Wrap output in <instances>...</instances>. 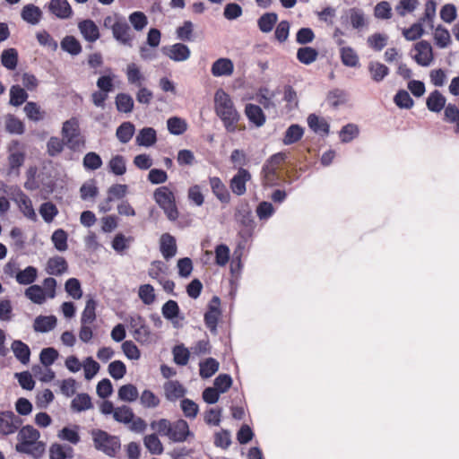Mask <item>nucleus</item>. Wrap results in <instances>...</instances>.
<instances>
[{"label": "nucleus", "instance_id": "1", "mask_svg": "<svg viewBox=\"0 0 459 459\" xmlns=\"http://www.w3.org/2000/svg\"><path fill=\"white\" fill-rule=\"evenodd\" d=\"M214 112L221 119L228 133H235L240 120V114L237 110L230 95L222 88L214 93Z\"/></svg>", "mask_w": 459, "mask_h": 459}, {"label": "nucleus", "instance_id": "2", "mask_svg": "<svg viewBox=\"0 0 459 459\" xmlns=\"http://www.w3.org/2000/svg\"><path fill=\"white\" fill-rule=\"evenodd\" d=\"M39 437L40 432L33 426L28 424L22 427L17 434L16 452L40 459L46 451V444L39 441Z\"/></svg>", "mask_w": 459, "mask_h": 459}, {"label": "nucleus", "instance_id": "3", "mask_svg": "<svg viewBox=\"0 0 459 459\" xmlns=\"http://www.w3.org/2000/svg\"><path fill=\"white\" fill-rule=\"evenodd\" d=\"M150 427L152 429L156 430L159 435L167 437L174 443H182L189 437H194V433L189 429L187 421L183 419H178L175 421L160 419L152 421Z\"/></svg>", "mask_w": 459, "mask_h": 459}, {"label": "nucleus", "instance_id": "4", "mask_svg": "<svg viewBox=\"0 0 459 459\" xmlns=\"http://www.w3.org/2000/svg\"><path fill=\"white\" fill-rule=\"evenodd\" d=\"M153 200L163 211L169 221H176L179 217L176 196L174 192L167 186L156 188L153 192Z\"/></svg>", "mask_w": 459, "mask_h": 459}, {"label": "nucleus", "instance_id": "5", "mask_svg": "<svg viewBox=\"0 0 459 459\" xmlns=\"http://www.w3.org/2000/svg\"><path fill=\"white\" fill-rule=\"evenodd\" d=\"M94 448L109 457H115L121 448L120 438L105 430L93 429L91 430Z\"/></svg>", "mask_w": 459, "mask_h": 459}, {"label": "nucleus", "instance_id": "6", "mask_svg": "<svg viewBox=\"0 0 459 459\" xmlns=\"http://www.w3.org/2000/svg\"><path fill=\"white\" fill-rule=\"evenodd\" d=\"M104 27L112 30L113 37L120 44L131 47L133 35L126 21L118 15H109L104 19Z\"/></svg>", "mask_w": 459, "mask_h": 459}, {"label": "nucleus", "instance_id": "7", "mask_svg": "<svg viewBox=\"0 0 459 459\" xmlns=\"http://www.w3.org/2000/svg\"><path fill=\"white\" fill-rule=\"evenodd\" d=\"M235 220L242 226V230L239 231V235L242 238H247L252 237L255 228V222L252 215V210L247 202L240 203L235 211Z\"/></svg>", "mask_w": 459, "mask_h": 459}, {"label": "nucleus", "instance_id": "8", "mask_svg": "<svg viewBox=\"0 0 459 459\" xmlns=\"http://www.w3.org/2000/svg\"><path fill=\"white\" fill-rule=\"evenodd\" d=\"M221 299L218 296H213L211 299L208 309L204 313V321L205 326L209 329V331L217 334V326L219 319L221 316V310L220 308Z\"/></svg>", "mask_w": 459, "mask_h": 459}, {"label": "nucleus", "instance_id": "9", "mask_svg": "<svg viewBox=\"0 0 459 459\" xmlns=\"http://www.w3.org/2000/svg\"><path fill=\"white\" fill-rule=\"evenodd\" d=\"M23 420L12 411H0V435L8 436L15 433Z\"/></svg>", "mask_w": 459, "mask_h": 459}, {"label": "nucleus", "instance_id": "10", "mask_svg": "<svg viewBox=\"0 0 459 459\" xmlns=\"http://www.w3.org/2000/svg\"><path fill=\"white\" fill-rule=\"evenodd\" d=\"M252 178L251 173L243 167H239L238 172L230 180V188L232 193L241 196L247 192V183Z\"/></svg>", "mask_w": 459, "mask_h": 459}, {"label": "nucleus", "instance_id": "11", "mask_svg": "<svg viewBox=\"0 0 459 459\" xmlns=\"http://www.w3.org/2000/svg\"><path fill=\"white\" fill-rule=\"evenodd\" d=\"M161 314L165 319L169 321L174 328H179L182 325L179 320H184L185 316L181 314L180 307L176 300L169 299L161 307Z\"/></svg>", "mask_w": 459, "mask_h": 459}, {"label": "nucleus", "instance_id": "12", "mask_svg": "<svg viewBox=\"0 0 459 459\" xmlns=\"http://www.w3.org/2000/svg\"><path fill=\"white\" fill-rule=\"evenodd\" d=\"M209 184L212 193L214 196L223 204H228L230 202V193L226 185L219 177H209Z\"/></svg>", "mask_w": 459, "mask_h": 459}, {"label": "nucleus", "instance_id": "13", "mask_svg": "<svg viewBox=\"0 0 459 459\" xmlns=\"http://www.w3.org/2000/svg\"><path fill=\"white\" fill-rule=\"evenodd\" d=\"M160 251L165 260L173 258L178 251L176 238L170 233H163L160 238Z\"/></svg>", "mask_w": 459, "mask_h": 459}, {"label": "nucleus", "instance_id": "14", "mask_svg": "<svg viewBox=\"0 0 459 459\" xmlns=\"http://www.w3.org/2000/svg\"><path fill=\"white\" fill-rule=\"evenodd\" d=\"M165 397L169 402H176L178 399L185 398L187 390L178 380H169L164 385Z\"/></svg>", "mask_w": 459, "mask_h": 459}, {"label": "nucleus", "instance_id": "15", "mask_svg": "<svg viewBox=\"0 0 459 459\" xmlns=\"http://www.w3.org/2000/svg\"><path fill=\"white\" fill-rule=\"evenodd\" d=\"M78 29L83 39L90 43H93L100 39L99 27L92 20L87 19L80 22Z\"/></svg>", "mask_w": 459, "mask_h": 459}, {"label": "nucleus", "instance_id": "16", "mask_svg": "<svg viewBox=\"0 0 459 459\" xmlns=\"http://www.w3.org/2000/svg\"><path fill=\"white\" fill-rule=\"evenodd\" d=\"M13 190L17 195V198H15L14 200L19 204L20 208L24 216L32 221H36L37 215L33 209L32 203L30 197L26 194H24L18 186H15Z\"/></svg>", "mask_w": 459, "mask_h": 459}, {"label": "nucleus", "instance_id": "17", "mask_svg": "<svg viewBox=\"0 0 459 459\" xmlns=\"http://www.w3.org/2000/svg\"><path fill=\"white\" fill-rule=\"evenodd\" d=\"M134 339L141 345H151L157 342V335L154 333L150 326L146 324L140 325L136 330L132 333Z\"/></svg>", "mask_w": 459, "mask_h": 459}, {"label": "nucleus", "instance_id": "18", "mask_svg": "<svg viewBox=\"0 0 459 459\" xmlns=\"http://www.w3.org/2000/svg\"><path fill=\"white\" fill-rule=\"evenodd\" d=\"M307 122L308 127L315 134H320L322 136H326L329 134L330 125L324 117H320L319 116L312 113L308 115Z\"/></svg>", "mask_w": 459, "mask_h": 459}, {"label": "nucleus", "instance_id": "19", "mask_svg": "<svg viewBox=\"0 0 459 459\" xmlns=\"http://www.w3.org/2000/svg\"><path fill=\"white\" fill-rule=\"evenodd\" d=\"M245 113L249 122L257 127L264 126L266 121V117L261 107L258 105L252 103L247 104L245 107Z\"/></svg>", "mask_w": 459, "mask_h": 459}, {"label": "nucleus", "instance_id": "20", "mask_svg": "<svg viewBox=\"0 0 459 459\" xmlns=\"http://www.w3.org/2000/svg\"><path fill=\"white\" fill-rule=\"evenodd\" d=\"M48 8L54 15L60 19H68L73 13L67 0H51Z\"/></svg>", "mask_w": 459, "mask_h": 459}, {"label": "nucleus", "instance_id": "21", "mask_svg": "<svg viewBox=\"0 0 459 459\" xmlns=\"http://www.w3.org/2000/svg\"><path fill=\"white\" fill-rule=\"evenodd\" d=\"M20 143L17 140L12 142V146L10 147V154L8 157L9 161V172L11 174L13 170H17V174L19 173V169L22 167L25 160V153L21 151H13V148L14 146H19Z\"/></svg>", "mask_w": 459, "mask_h": 459}, {"label": "nucleus", "instance_id": "22", "mask_svg": "<svg viewBox=\"0 0 459 459\" xmlns=\"http://www.w3.org/2000/svg\"><path fill=\"white\" fill-rule=\"evenodd\" d=\"M446 104V99L438 90L431 91L426 100L428 109L434 113H438L444 109Z\"/></svg>", "mask_w": 459, "mask_h": 459}, {"label": "nucleus", "instance_id": "23", "mask_svg": "<svg viewBox=\"0 0 459 459\" xmlns=\"http://www.w3.org/2000/svg\"><path fill=\"white\" fill-rule=\"evenodd\" d=\"M68 264L63 256L56 255L48 259L46 271L50 275L59 276L67 272Z\"/></svg>", "mask_w": 459, "mask_h": 459}, {"label": "nucleus", "instance_id": "24", "mask_svg": "<svg viewBox=\"0 0 459 459\" xmlns=\"http://www.w3.org/2000/svg\"><path fill=\"white\" fill-rule=\"evenodd\" d=\"M11 349L15 358L23 365L30 362V349L28 344L21 340H14L12 342Z\"/></svg>", "mask_w": 459, "mask_h": 459}, {"label": "nucleus", "instance_id": "25", "mask_svg": "<svg viewBox=\"0 0 459 459\" xmlns=\"http://www.w3.org/2000/svg\"><path fill=\"white\" fill-rule=\"evenodd\" d=\"M348 100V92L339 88L331 90L326 96L327 103L334 109L338 108L340 106L345 105Z\"/></svg>", "mask_w": 459, "mask_h": 459}, {"label": "nucleus", "instance_id": "26", "mask_svg": "<svg viewBox=\"0 0 459 459\" xmlns=\"http://www.w3.org/2000/svg\"><path fill=\"white\" fill-rule=\"evenodd\" d=\"M57 319L55 316H38L33 324L35 332L48 333L56 326Z\"/></svg>", "mask_w": 459, "mask_h": 459}, {"label": "nucleus", "instance_id": "27", "mask_svg": "<svg viewBox=\"0 0 459 459\" xmlns=\"http://www.w3.org/2000/svg\"><path fill=\"white\" fill-rule=\"evenodd\" d=\"M135 141L139 146L151 147L157 142V132L153 127H143L139 131Z\"/></svg>", "mask_w": 459, "mask_h": 459}, {"label": "nucleus", "instance_id": "28", "mask_svg": "<svg viewBox=\"0 0 459 459\" xmlns=\"http://www.w3.org/2000/svg\"><path fill=\"white\" fill-rule=\"evenodd\" d=\"M21 16L26 22L36 25L42 18V12L38 6L30 4L23 6Z\"/></svg>", "mask_w": 459, "mask_h": 459}, {"label": "nucleus", "instance_id": "29", "mask_svg": "<svg viewBox=\"0 0 459 459\" xmlns=\"http://www.w3.org/2000/svg\"><path fill=\"white\" fill-rule=\"evenodd\" d=\"M304 134V128L299 124H291L285 131L282 138L284 145H290L298 143Z\"/></svg>", "mask_w": 459, "mask_h": 459}, {"label": "nucleus", "instance_id": "30", "mask_svg": "<svg viewBox=\"0 0 459 459\" xmlns=\"http://www.w3.org/2000/svg\"><path fill=\"white\" fill-rule=\"evenodd\" d=\"M38 277V269L29 265L23 270H18L15 274L16 281L21 285L32 284Z\"/></svg>", "mask_w": 459, "mask_h": 459}, {"label": "nucleus", "instance_id": "31", "mask_svg": "<svg viewBox=\"0 0 459 459\" xmlns=\"http://www.w3.org/2000/svg\"><path fill=\"white\" fill-rule=\"evenodd\" d=\"M61 134L65 139L69 137H80V123L77 117H72L63 123Z\"/></svg>", "mask_w": 459, "mask_h": 459}, {"label": "nucleus", "instance_id": "32", "mask_svg": "<svg viewBox=\"0 0 459 459\" xmlns=\"http://www.w3.org/2000/svg\"><path fill=\"white\" fill-rule=\"evenodd\" d=\"M74 449L70 446L54 443L49 447V459H68L73 457Z\"/></svg>", "mask_w": 459, "mask_h": 459}, {"label": "nucleus", "instance_id": "33", "mask_svg": "<svg viewBox=\"0 0 459 459\" xmlns=\"http://www.w3.org/2000/svg\"><path fill=\"white\" fill-rule=\"evenodd\" d=\"M233 68L234 65L231 59H216L212 66V74L214 76L230 75Z\"/></svg>", "mask_w": 459, "mask_h": 459}, {"label": "nucleus", "instance_id": "34", "mask_svg": "<svg viewBox=\"0 0 459 459\" xmlns=\"http://www.w3.org/2000/svg\"><path fill=\"white\" fill-rule=\"evenodd\" d=\"M5 130L11 134L21 135L25 132L24 123L13 114L5 117Z\"/></svg>", "mask_w": 459, "mask_h": 459}, {"label": "nucleus", "instance_id": "35", "mask_svg": "<svg viewBox=\"0 0 459 459\" xmlns=\"http://www.w3.org/2000/svg\"><path fill=\"white\" fill-rule=\"evenodd\" d=\"M73 411L82 412L92 408L91 396L86 393L78 394L71 402Z\"/></svg>", "mask_w": 459, "mask_h": 459}, {"label": "nucleus", "instance_id": "36", "mask_svg": "<svg viewBox=\"0 0 459 459\" xmlns=\"http://www.w3.org/2000/svg\"><path fill=\"white\" fill-rule=\"evenodd\" d=\"M436 13L437 3L434 0H428L424 6V13L419 21L433 29Z\"/></svg>", "mask_w": 459, "mask_h": 459}, {"label": "nucleus", "instance_id": "37", "mask_svg": "<svg viewBox=\"0 0 459 459\" xmlns=\"http://www.w3.org/2000/svg\"><path fill=\"white\" fill-rule=\"evenodd\" d=\"M135 131L134 125L130 121L123 122L116 131V136L122 143H127L132 139Z\"/></svg>", "mask_w": 459, "mask_h": 459}, {"label": "nucleus", "instance_id": "38", "mask_svg": "<svg viewBox=\"0 0 459 459\" xmlns=\"http://www.w3.org/2000/svg\"><path fill=\"white\" fill-rule=\"evenodd\" d=\"M108 170L115 176H122L126 172V160L123 155L113 156L108 164Z\"/></svg>", "mask_w": 459, "mask_h": 459}, {"label": "nucleus", "instance_id": "39", "mask_svg": "<svg viewBox=\"0 0 459 459\" xmlns=\"http://www.w3.org/2000/svg\"><path fill=\"white\" fill-rule=\"evenodd\" d=\"M57 436L60 439L68 441L73 445H77L81 441L78 425H74L72 428L64 427L58 431Z\"/></svg>", "mask_w": 459, "mask_h": 459}, {"label": "nucleus", "instance_id": "40", "mask_svg": "<svg viewBox=\"0 0 459 459\" xmlns=\"http://www.w3.org/2000/svg\"><path fill=\"white\" fill-rule=\"evenodd\" d=\"M359 134V128L353 123H349L343 126L339 131L340 141L342 143H351L357 138Z\"/></svg>", "mask_w": 459, "mask_h": 459}, {"label": "nucleus", "instance_id": "41", "mask_svg": "<svg viewBox=\"0 0 459 459\" xmlns=\"http://www.w3.org/2000/svg\"><path fill=\"white\" fill-rule=\"evenodd\" d=\"M115 104L117 111L121 113H130L134 108V100L128 93H118L116 96Z\"/></svg>", "mask_w": 459, "mask_h": 459}, {"label": "nucleus", "instance_id": "42", "mask_svg": "<svg viewBox=\"0 0 459 459\" xmlns=\"http://www.w3.org/2000/svg\"><path fill=\"white\" fill-rule=\"evenodd\" d=\"M219 362L213 358H207L200 362L199 371L203 378H209L213 376L219 369Z\"/></svg>", "mask_w": 459, "mask_h": 459}, {"label": "nucleus", "instance_id": "43", "mask_svg": "<svg viewBox=\"0 0 459 459\" xmlns=\"http://www.w3.org/2000/svg\"><path fill=\"white\" fill-rule=\"evenodd\" d=\"M61 48L72 56H77L82 51V46L79 40L74 36H65L61 43Z\"/></svg>", "mask_w": 459, "mask_h": 459}, {"label": "nucleus", "instance_id": "44", "mask_svg": "<svg viewBox=\"0 0 459 459\" xmlns=\"http://www.w3.org/2000/svg\"><path fill=\"white\" fill-rule=\"evenodd\" d=\"M278 21V15L275 13H266L257 21L259 30L264 33L272 31Z\"/></svg>", "mask_w": 459, "mask_h": 459}, {"label": "nucleus", "instance_id": "45", "mask_svg": "<svg viewBox=\"0 0 459 459\" xmlns=\"http://www.w3.org/2000/svg\"><path fill=\"white\" fill-rule=\"evenodd\" d=\"M27 91L20 85H13L10 89V104L14 107L22 105L28 99Z\"/></svg>", "mask_w": 459, "mask_h": 459}, {"label": "nucleus", "instance_id": "46", "mask_svg": "<svg viewBox=\"0 0 459 459\" xmlns=\"http://www.w3.org/2000/svg\"><path fill=\"white\" fill-rule=\"evenodd\" d=\"M368 70L371 74V78L377 82H382L389 74V68L379 62H370L368 65Z\"/></svg>", "mask_w": 459, "mask_h": 459}, {"label": "nucleus", "instance_id": "47", "mask_svg": "<svg viewBox=\"0 0 459 459\" xmlns=\"http://www.w3.org/2000/svg\"><path fill=\"white\" fill-rule=\"evenodd\" d=\"M117 394L119 400L129 403L134 402L139 396L138 390L133 384H126L120 386Z\"/></svg>", "mask_w": 459, "mask_h": 459}, {"label": "nucleus", "instance_id": "48", "mask_svg": "<svg viewBox=\"0 0 459 459\" xmlns=\"http://www.w3.org/2000/svg\"><path fill=\"white\" fill-rule=\"evenodd\" d=\"M97 302L93 299L86 301L85 307L81 316V325L91 324L96 319Z\"/></svg>", "mask_w": 459, "mask_h": 459}, {"label": "nucleus", "instance_id": "49", "mask_svg": "<svg viewBox=\"0 0 459 459\" xmlns=\"http://www.w3.org/2000/svg\"><path fill=\"white\" fill-rule=\"evenodd\" d=\"M25 296L33 303L40 305L45 302L47 295L41 286L34 284L26 289Z\"/></svg>", "mask_w": 459, "mask_h": 459}, {"label": "nucleus", "instance_id": "50", "mask_svg": "<svg viewBox=\"0 0 459 459\" xmlns=\"http://www.w3.org/2000/svg\"><path fill=\"white\" fill-rule=\"evenodd\" d=\"M143 443L145 447L152 455H160L163 453V446L157 434H150L144 437Z\"/></svg>", "mask_w": 459, "mask_h": 459}, {"label": "nucleus", "instance_id": "51", "mask_svg": "<svg viewBox=\"0 0 459 459\" xmlns=\"http://www.w3.org/2000/svg\"><path fill=\"white\" fill-rule=\"evenodd\" d=\"M103 164L102 159L100 154L95 152H87L82 160L83 168L86 170H96Z\"/></svg>", "mask_w": 459, "mask_h": 459}, {"label": "nucleus", "instance_id": "52", "mask_svg": "<svg viewBox=\"0 0 459 459\" xmlns=\"http://www.w3.org/2000/svg\"><path fill=\"white\" fill-rule=\"evenodd\" d=\"M67 238L68 235L63 229L56 230L51 236V240L55 248L60 252H64L68 248Z\"/></svg>", "mask_w": 459, "mask_h": 459}, {"label": "nucleus", "instance_id": "53", "mask_svg": "<svg viewBox=\"0 0 459 459\" xmlns=\"http://www.w3.org/2000/svg\"><path fill=\"white\" fill-rule=\"evenodd\" d=\"M167 127L169 132L174 135H180L187 129L185 120L178 117H169L167 120Z\"/></svg>", "mask_w": 459, "mask_h": 459}, {"label": "nucleus", "instance_id": "54", "mask_svg": "<svg viewBox=\"0 0 459 459\" xmlns=\"http://www.w3.org/2000/svg\"><path fill=\"white\" fill-rule=\"evenodd\" d=\"M113 418L117 422L128 424L134 418V413L129 406L122 405L116 408Z\"/></svg>", "mask_w": 459, "mask_h": 459}, {"label": "nucleus", "instance_id": "55", "mask_svg": "<svg viewBox=\"0 0 459 459\" xmlns=\"http://www.w3.org/2000/svg\"><path fill=\"white\" fill-rule=\"evenodd\" d=\"M39 214L45 222L50 223L55 217L58 214V209L52 202H45L39 207Z\"/></svg>", "mask_w": 459, "mask_h": 459}, {"label": "nucleus", "instance_id": "56", "mask_svg": "<svg viewBox=\"0 0 459 459\" xmlns=\"http://www.w3.org/2000/svg\"><path fill=\"white\" fill-rule=\"evenodd\" d=\"M283 100L287 103L286 108L289 110H293L299 107V99L294 88L290 85H284L283 87Z\"/></svg>", "mask_w": 459, "mask_h": 459}, {"label": "nucleus", "instance_id": "57", "mask_svg": "<svg viewBox=\"0 0 459 459\" xmlns=\"http://www.w3.org/2000/svg\"><path fill=\"white\" fill-rule=\"evenodd\" d=\"M98 194L99 188L93 179L83 183L80 187V195L83 201L94 199Z\"/></svg>", "mask_w": 459, "mask_h": 459}, {"label": "nucleus", "instance_id": "58", "mask_svg": "<svg viewBox=\"0 0 459 459\" xmlns=\"http://www.w3.org/2000/svg\"><path fill=\"white\" fill-rule=\"evenodd\" d=\"M394 102L400 108L410 109L414 105V100L405 90H399L394 97Z\"/></svg>", "mask_w": 459, "mask_h": 459}, {"label": "nucleus", "instance_id": "59", "mask_svg": "<svg viewBox=\"0 0 459 459\" xmlns=\"http://www.w3.org/2000/svg\"><path fill=\"white\" fill-rule=\"evenodd\" d=\"M419 4V0H399L395 5V11L399 16L404 17L408 13H413Z\"/></svg>", "mask_w": 459, "mask_h": 459}, {"label": "nucleus", "instance_id": "60", "mask_svg": "<svg viewBox=\"0 0 459 459\" xmlns=\"http://www.w3.org/2000/svg\"><path fill=\"white\" fill-rule=\"evenodd\" d=\"M180 408L186 418L195 419L199 411L198 404L189 398H183L180 402Z\"/></svg>", "mask_w": 459, "mask_h": 459}, {"label": "nucleus", "instance_id": "61", "mask_svg": "<svg viewBox=\"0 0 459 459\" xmlns=\"http://www.w3.org/2000/svg\"><path fill=\"white\" fill-rule=\"evenodd\" d=\"M65 290L74 299H79L82 297L81 282L77 278H69L65 283Z\"/></svg>", "mask_w": 459, "mask_h": 459}, {"label": "nucleus", "instance_id": "62", "mask_svg": "<svg viewBox=\"0 0 459 459\" xmlns=\"http://www.w3.org/2000/svg\"><path fill=\"white\" fill-rule=\"evenodd\" d=\"M65 142L57 136H51L47 142V152L50 157H56L59 155L64 148Z\"/></svg>", "mask_w": 459, "mask_h": 459}, {"label": "nucleus", "instance_id": "63", "mask_svg": "<svg viewBox=\"0 0 459 459\" xmlns=\"http://www.w3.org/2000/svg\"><path fill=\"white\" fill-rule=\"evenodd\" d=\"M23 110L27 117L33 122H39L44 118V112L41 111L40 107L36 102H27Z\"/></svg>", "mask_w": 459, "mask_h": 459}, {"label": "nucleus", "instance_id": "64", "mask_svg": "<svg viewBox=\"0 0 459 459\" xmlns=\"http://www.w3.org/2000/svg\"><path fill=\"white\" fill-rule=\"evenodd\" d=\"M58 351L55 348H44L39 353L40 363L45 367H49L55 363L58 358Z\"/></svg>", "mask_w": 459, "mask_h": 459}]
</instances>
